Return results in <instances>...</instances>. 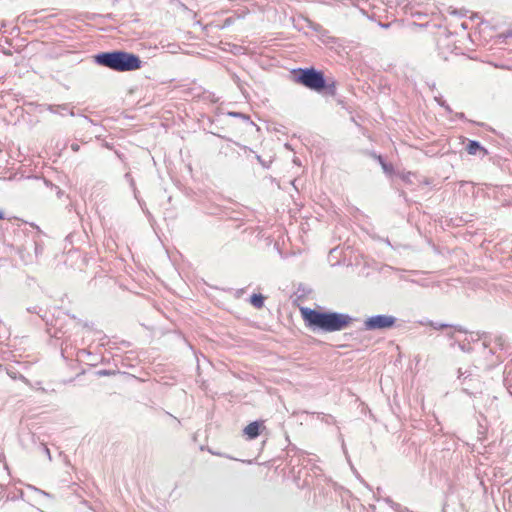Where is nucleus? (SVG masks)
<instances>
[{
    "instance_id": "obj_1",
    "label": "nucleus",
    "mask_w": 512,
    "mask_h": 512,
    "mask_svg": "<svg viewBox=\"0 0 512 512\" xmlns=\"http://www.w3.org/2000/svg\"><path fill=\"white\" fill-rule=\"evenodd\" d=\"M301 316L309 327H316L327 332L344 329L351 322L348 315L335 312H321L308 307L300 308Z\"/></svg>"
},
{
    "instance_id": "obj_2",
    "label": "nucleus",
    "mask_w": 512,
    "mask_h": 512,
    "mask_svg": "<svg viewBox=\"0 0 512 512\" xmlns=\"http://www.w3.org/2000/svg\"><path fill=\"white\" fill-rule=\"evenodd\" d=\"M94 59L97 64L118 72L138 70L142 64L137 55L125 51L100 53Z\"/></svg>"
},
{
    "instance_id": "obj_3",
    "label": "nucleus",
    "mask_w": 512,
    "mask_h": 512,
    "mask_svg": "<svg viewBox=\"0 0 512 512\" xmlns=\"http://www.w3.org/2000/svg\"><path fill=\"white\" fill-rule=\"evenodd\" d=\"M298 81L305 87L314 91L319 92L323 89H327L332 95H334L336 91V83L332 81L331 83L326 84L324 74L313 68L301 69Z\"/></svg>"
},
{
    "instance_id": "obj_4",
    "label": "nucleus",
    "mask_w": 512,
    "mask_h": 512,
    "mask_svg": "<svg viewBox=\"0 0 512 512\" xmlns=\"http://www.w3.org/2000/svg\"><path fill=\"white\" fill-rule=\"evenodd\" d=\"M395 318L387 315H377L368 318L364 325L368 330L385 329L394 325Z\"/></svg>"
},
{
    "instance_id": "obj_5",
    "label": "nucleus",
    "mask_w": 512,
    "mask_h": 512,
    "mask_svg": "<svg viewBox=\"0 0 512 512\" xmlns=\"http://www.w3.org/2000/svg\"><path fill=\"white\" fill-rule=\"evenodd\" d=\"M261 428H263V425L261 422H258V421L251 422L244 428V434L246 435L247 439H249V440L255 439L259 436Z\"/></svg>"
},
{
    "instance_id": "obj_6",
    "label": "nucleus",
    "mask_w": 512,
    "mask_h": 512,
    "mask_svg": "<svg viewBox=\"0 0 512 512\" xmlns=\"http://www.w3.org/2000/svg\"><path fill=\"white\" fill-rule=\"evenodd\" d=\"M466 150L470 155H476L478 152L487 154V150L484 147H482L477 141L472 140L467 144Z\"/></svg>"
},
{
    "instance_id": "obj_7",
    "label": "nucleus",
    "mask_w": 512,
    "mask_h": 512,
    "mask_svg": "<svg viewBox=\"0 0 512 512\" xmlns=\"http://www.w3.org/2000/svg\"><path fill=\"white\" fill-rule=\"evenodd\" d=\"M265 297L261 294H253L250 297V304L256 309H261L264 306Z\"/></svg>"
},
{
    "instance_id": "obj_8",
    "label": "nucleus",
    "mask_w": 512,
    "mask_h": 512,
    "mask_svg": "<svg viewBox=\"0 0 512 512\" xmlns=\"http://www.w3.org/2000/svg\"><path fill=\"white\" fill-rule=\"evenodd\" d=\"M375 158L378 160V162L381 164L382 168L384 171L386 172H392V167L390 165H388L387 163H385V161L383 160L382 156L380 155H377L375 156Z\"/></svg>"
},
{
    "instance_id": "obj_9",
    "label": "nucleus",
    "mask_w": 512,
    "mask_h": 512,
    "mask_svg": "<svg viewBox=\"0 0 512 512\" xmlns=\"http://www.w3.org/2000/svg\"><path fill=\"white\" fill-rule=\"evenodd\" d=\"M506 37H510V38H512V30H510V31H508V32L506 33Z\"/></svg>"
},
{
    "instance_id": "obj_10",
    "label": "nucleus",
    "mask_w": 512,
    "mask_h": 512,
    "mask_svg": "<svg viewBox=\"0 0 512 512\" xmlns=\"http://www.w3.org/2000/svg\"><path fill=\"white\" fill-rule=\"evenodd\" d=\"M72 149L77 151L79 149L78 145H72Z\"/></svg>"
},
{
    "instance_id": "obj_11",
    "label": "nucleus",
    "mask_w": 512,
    "mask_h": 512,
    "mask_svg": "<svg viewBox=\"0 0 512 512\" xmlns=\"http://www.w3.org/2000/svg\"><path fill=\"white\" fill-rule=\"evenodd\" d=\"M4 218V214L2 211H0V219H3Z\"/></svg>"
}]
</instances>
